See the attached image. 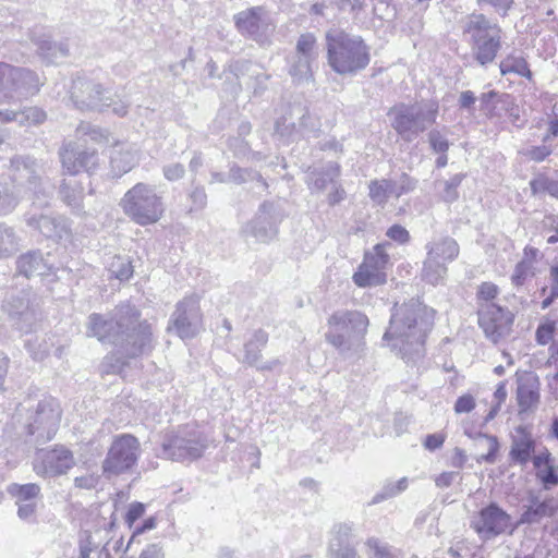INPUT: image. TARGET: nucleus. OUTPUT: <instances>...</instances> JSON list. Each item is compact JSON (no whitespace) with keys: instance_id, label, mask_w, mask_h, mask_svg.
Listing matches in <instances>:
<instances>
[{"instance_id":"nucleus-34","label":"nucleus","mask_w":558,"mask_h":558,"mask_svg":"<svg viewBox=\"0 0 558 558\" xmlns=\"http://www.w3.org/2000/svg\"><path fill=\"white\" fill-rule=\"evenodd\" d=\"M7 493L15 499V504L37 502L41 488L36 483H11L7 486Z\"/></svg>"},{"instance_id":"nucleus-1","label":"nucleus","mask_w":558,"mask_h":558,"mask_svg":"<svg viewBox=\"0 0 558 558\" xmlns=\"http://www.w3.org/2000/svg\"><path fill=\"white\" fill-rule=\"evenodd\" d=\"M140 311L130 303H122L108 315L93 313L88 316L87 335L100 342L112 344L125 359L137 357L151 350L150 325L141 322Z\"/></svg>"},{"instance_id":"nucleus-18","label":"nucleus","mask_w":558,"mask_h":558,"mask_svg":"<svg viewBox=\"0 0 558 558\" xmlns=\"http://www.w3.org/2000/svg\"><path fill=\"white\" fill-rule=\"evenodd\" d=\"M511 517L496 502L483 508L472 521V527L483 539L494 538L507 531Z\"/></svg>"},{"instance_id":"nucleus-55","label":"nucleus","mask_w":558,"mask_h":558,"mask_svg":"<svg viewBox=\"0 0 558 558\" xmlns=\"http://www.w3.org/2000/svg\"><path fill=\"white\" fill-rule=\"evenodd\" d=\"M530 271H531V264L526 260H521L519 262L515 267H514V270L511 275V282L513 286L515 287H521L524 284L526 278L529 277L530 275Z\"/></svg>"},{"instance_id":"nucleus-13","label":"nucleus","mask_w":558,"mask_h":558,"mask_svg":"<svg viewBox=\"0 0 558 558\" xmlns=\"http://www.w3.org/2000/svg\"><path fill=\"white\" fill-rule=\"evenodd\" d=\"M61 409L54 398H45L37 404L35 414L27 425L28 435L35 438L38 444L51 440L60 424Z\"/></svg>"},{"instance_id":"nucleus-58","label":"nucleus","mask_w":558,"mask_h":558,"mask_svg":"<svg viewBox=\"0 0 558 558\" xmlns=\"http://www.w3.org/2000/svg\"><path fill=\"white\" fill-rule=\"evenodd\" d=\"M555 329H556L555 322L539 325L536 329V335H535L537 343H539L542 345L549 343L554 337Z\"/></svg>"},{"instance_id":"nucleus-3","label":"nucleus","mask_w":558,"mask_h":558,"mask_svg":"<svg viewBox=\"0 0 558 558\" xmlns=\"http://www.w3.org/2000/svg\"><path fill=\"white\" fill-rule=\"evenodd\" d=\"M326 41L328 63L336 73L352 75L368 65L369 49L360 36L331 29Z\"/></svg>"},{"instance_id":"nucleus-44","label":"nucleus","mask_w":558,"mask_h":558,"mask_svg":"<svg viewBox=\"0 0 558 558\" xmlns=\"http://www.w3.org/2000/svg\"><path fill=\"white\" fill-rule=\"evenodd\" d=\"M393 195V183L389 180H374L369 183V197L371 199L379 205L384 206L388 197Z\"/></svg>"},{"instance_id":"nucleus-10","label":"nucleus","mask_w":558,"mask_h":558,"mask_svg":"<svg viewBox=\"0 0 558 558\" xmlns=\"http://www.w3.org/2000/svg\"><path fill=\"white\" fill-rule=\"evenodd\" d=\"M206 447V438L202 433L183 428L166 435L158 456L172 461H192L201 458Z\"/></svg>"},{"instance_id":"nucleus-45","label":"nucleus","mask_w":558,"mask_h":558,"mask_svg":"<svg viewBox=\"0 0 558 558\" xmlns=\"http://www.w3.org/2000/svg\"><path fill=\"white\" fill-rule=\"evenodd\" d=\"M275 132L287 140L299 134L296 116L292 113V105L289 107V111L276 121Z\"/></svg>"},{"instance_id":"nucleus-53","label":"nucleus","mask_w":558,"mask_h":558,"mask_svg":"<svg viewBox=\"0 0 558 558\" xmlns=\"http://www.w3.org/2000/svg\"><path fill=\"white\" fill-rule=\"evenodd\" d=\"M110 274L123 281L128 280L133 275V267L131 263L122 257H114L109 268Z\"/></svg>"},{"instance_id":"nucleus-37","label":"nucleus","mask_w":558,"mask_h":558,"mask_svg":"<svg viewBox=\"0 0 558 558\" xmlns=\"http://www.w3.org/2000/svg\"><path fill=\"white\" fill-rule=\"evenodd\" d=\"M352 280L360 288L374 287L386 282V274L377 268H369L367 265L361 264Z\"/></svg>"},{"instance_id":"nucleus-41","label":"nucleus","mask_w":558,"mask_h":558,"mask_svg":"<svg viewBox=\"0 0 558 558\" xmlns=\"http://www.w3.org/2000/svg\"><path fill=\"white\" fill-rule=\"evenodd\" d=\"M19 250V238L13 228L0 223V258H8Z\"/></svg>"},{"instance_id":"nucleus-38","label":"nucleus","mask_w":558,"mask_h":558,"mask_svg":"<svg viewBox=\"0 0 558 558\" xmlns=\"http://www.w3.org/2000/svg\"><path fill=\"white\" fill-rule=\"evenodd\" d=\"M365 547L368 558H403L401 549L395 548L376 537H369L365 543Z\"/></svg>"},{"instance_id":"nucleus-2","label":"nucleus","mask_w":558,"mask_h":558,"mask_svg":"<svg viewBox=\"0 0 558 558\" xmlns=\"http://www.w3.org/2000/svg\"><path fill=\"white\" fill-rule=\"evenodd\" d=\"M421 304L414 300L396 305L384 335L393 351L407 363H415L425 354V339L430 329Z\"/></svg>"},{"instance_id":"nucleus-26","label":"nucleus","mask_w":558,"mask_h":558,"mask_svg":"<svg viewBox=\"0 0 558 558\" xmlns=\"http://www.w3.org/2000/svg\"><path fill=\"white\" fill-rule=\"evenodd\" d=\"M31 39L37 46L39 56L47 63H54L69 53V47L65 43H52L41 28L32 31Z\"/></svg>"},{"instance_id":"nucleus-19","label":"nucleus","mask_w":558,"mask_h":558,"mask_svg":"<svg viewBox=\"0 0 558 558\" xmlns=\"http://www.w3.org/2000/svg\"><path fill=\"white\" fill-rule=\"evenodd\" d=\"M234 22L241 34L258 43H264L271 32L266 11L260 7L238 13Z\"/></svg>"},{"instance_id":"nucleus-46","label":"nucleus","mask_w":558,"mask_h":558,"mask_svg":"<svg viewBox=\"0 0 558 558\" xmlns=\"http://www.w3.org/2000/svg\"><path fill=\"white\" fill-rule=\"evenodd\" d=\"M464 178L465 173H457L448 180L440 182L442 185L440 197L444 202L451 204L459 198L458 187L461 185Z\"/></svg>"},{"instance_id":"nucleus-33","label":"nucleus","mask_w":558,"mask_h":558,"mask_svg":"<svg viewBox=\"0 0 558 558\" xmlns=\"http://www.w3.org/2000/svg\"><path fill=\"white\" fill-rule=\"evenodd\" d=\"M341 174V168L338 162L330 161L319 170L312 173L308 185L311 189L324 191L328 183H336Z\"/></svg>"},{"instance_id":"nucleus-22","label":"nucleus","mask_w":558,"mask_h":558,"mask_svg":"<svg viewBox=\"0 0 558 558\" xmlns=\"http://www.w3.org/2000/svg\"><path fill=\"white\" fill-rule=\"evenodd\" d=\"M530 505L524 506V510L521 513L517 524L511 529L510 533L514 531L519 525L536 524L544 518H550L556 512V505L554 498H546L539 500L538 496L531 494L529 497Z\"/></svg>"},{"instance_id":"nucleus-48","label":"nucleus","mask_w":558,"mask_h":558,"mask_svg":"<svg viewBox=\"0 0 558 558\" xmlns=\"http://www.w3.org/2000/svg\"><path fill=\"white\" fill-rule=\"evenodd\" d=\"M19 113L21 114L19 120L21 126L39 125L47 119L46 112L38 107H25Z\"/></svg>"},{"instance_id":"nucleus-40","label":"nucleus","mask_w":558,"mask_h":558,"mask_svg":"<svg viewBox=\"0 0 558 558\" xmlns=\"http://www.w3.org/2000/svg\"><path fill=\"white\" fill-rule=\"evenodd\" d=\"M331 537L329 539V553L339 551L342 548L351 547L353 538V529L349 523H337L331 529Z\"/></svg>"},{"instance_id":"nucleus-15","label":"nucleus","mask_w":558,"mask_h":558,"mask_svg":"<svg viewBox=\"0 0 558 558\" xmlns=\"http://www.w3.org/2000/svg\"><path fill=\"white\" fill-rule=\"evenodd\" d=\"M75 465L73 452L64 446L39 450L33 461V470L40 477L66 474Z\"/></svg>"},{"instance_id":"nucleus-9","label":"nucleus","mask_w":558,"mask_h":558,"mask_svg":"<svg viewBox=\"0 0 558 558\" xmlns=\"http://www.w3.org/2000/svg\"><path fill=\"white\" fill-rule=\"evenodd\" d=\"M141 445L131 434H121L113 438L106 458L101 463L106 477L118 476L132 470L138 460Z\"/></svg>"},{"instance_id":"nucleus-51","label":"nucleus","mask_w":558,"mask_h":558,"mask_svg":"<svg viewBox=\"0 0 558 558\" xmlns=\"http://www.w3.org/2000/svg\"><path fill=\"white\" fill-rule=\"evenodd\" d=\"M296 56L313 60L317 57L316 39L313 34L306 33L300 36L296 43Z\"/></svg>"},{"instance_id":"nucleus-11","label":"nucleus","mask_w":558,"mask_h":558,"mask_svg":"<svg viewBox=\"0 0 558 558\" xmlns=\"http://www.w3.org/2000/svg\"><path fill=\"white\" fill-rule=\"evenodd\" d=\"M1 101L15 102L35 95L40 82L35 72L8 63H0Z\"/></svg>"},{"instance_id":"nucleus-28","label":"nucleus","mask_w":558,"mask_h":558,"mask_svg":"<svg viewBox=\"0 0 558 558\" xmlns=\"http://www.w3.org/2000/svg\"><path fill=\"white\" fill-rule=\"evenodd\" d=\"M19 274L29 278L32 276L47 275L51 266L39 251H31L21 255L16 260Z\"/></svg>"},{"instance_id":"nucleus-25","label":"nucleus","mask_w":558,"mask_h":558,"mask_svg":"<svg viewBox=\"0 0 558 558\" xmlns=\"http://www.w3.org/2000/svg\"><path fill=\"white\" fill-rule=\"evenodd\" d=\"M539 398V381L536 376L529 375L518 380L517 401L520 413L534 411Z\"/></svg>"},{"instance_id":"nucleus-20","label":"nucleus","mask_w":558,"mask_h":558,"mask_svg":"<svg viewBox=\"0 0 558 558\" xmlns=\"http://www.w3.org/2000/svg\"><path fill=\"white\" fill-rule=\"evenodd\" d=\"M26 223L53 241L69 239L71 234L68 219L59 215H33L26 219Z\"/></svg>"},{"instance_id":"nucleus-5","label":"nucleus","mask_w":558,"mask_h":558,"mask_svg":"<svg viewBox=\"0 0 558 558\" xmlns=\"http://www.w3.org/2000/svg\"><path fill=\"white\" fill-rule=\"evenodd\" d=\"M70 98L74 107L81 111L90 110L104 112L110 108L111 112L120 118L125 117L130 108L128 101L123 99L114 100L109 88L86 77H76L73 80Z\"/></svg>"},{"instance_id":"nucleus-35","label":"nucleus","mask_w":558,"mask_h":558,"mask_svg":"<svg viewBox=\"0 0 558 558\" xmlns=\"http://www.w3.org/2000/svg\"><path fill=\"white\" fill-rule=\"evenodd\" d=\"M268 341V335L262 329L254 331L252 338L244 344V359L243 362L251 366L257 365L262 349Z\"/></svg>"},{"instance_id":"nucleus-49","label":"nucleus","mask_w":558,"mask_h":558,"mask_svg":"<svg viewBox=\"0 0 558 558\" xmlns=\"http://www.w3.org/2000/svg\"><path fill=\"white\" fill-rule=\"evenodd\" d=\"M228 180L236 184L244 183L248 180H257L263 184L264 187H267L266 181L262 178V175L258 172L235 166L230 169Z\"/></svg>"},{"instance_id":"nucleus-27","label":"nucleus","mask_w":558,"mask_h":558,"mask_svg":"<svg viewBox=\"0 0 558 558\" xmlns=\"http://www.w3.org/2000/svg\"><path fill=\"white\" fill-rule=\"evenodd\" d=\"M426 255L445 264L453 262L460 252L458 242L451 236L434 239L425 245Z\"/></svg>"},{"instance_id":"nucleus-14","label":"nucleus","mask_w":558,"mask_h":558,"mask_svg":"<svg viewBox=\"0 0 558 558\" xmlns=\"http://www.w3.org/2000/svg\"><path fill=\"white\" fill-rule=\"evenodd\" d=\"M477 314L480 327L494 343L509 335L514 317L508 308L495 303H483Z\"/></svg>"},{"instance_id":"nucleus-29","label":"nucleus","mask_w":558,"mask_h":558,"mask_svg":"<svg viewBox=\"0 0 558 558\" xmlns=\"http://www.w3.org/2000/svg\"><path fill=\"white\" fill-rule=\"evenodd\" d=\"M501 48V29L499 28L494 34H490L485 39L480 40L475 45L471 46L474 59L481 65H487L492 63L498 51Z\"/></svg>"},{"instance_id":"nucleus-6","label":"nucleus","mask_w":558,"mask_h":558,"mask_svg":"<svg viewBox=\"0 0 558 558\" xmlns=\"http://www.w3.org/2000/svg\"><path fill=\"white\" fill-rule=\"evenodd\" d=\"M438 113V105L424 104H398L389 109L388 117L391 128L405 142L414 141L428 125L435 123Z\"/></svg>"},{"instance_id":"nucleus-54","label":"nucleus","mask_w":558,"mask_h":558,"mask_svg":"<svg viewBox=\"0 0 558 558\" xmlns=\"http://www.w3.org/2000/svg\"><path fill=\"white\" fill-rule=\"evenodd\" d=\"M536 477L546 489L558 485V473L554 464L536 469Z\"/></svg>"},{"instance_id":"nucleus-30","label":"nucleus","mask_w":558,"mask_h":558,"mask_svg":"<svg viewBox=\"0 0 558 558\" xmlns=\"http://www.w3.org/2000/svg\"><path fill=\"white\" fill-rule=\"evenodd\" d=\"M138 162L137 150L131 146L125 148L116 149L110 156V165L114 175L121 177L122 174L132 170Z\"/></svg>"},{"instance_id":"nucleus-7","label":"nucleus","mask_w":558,"mask_h":558,"mask_svg":"<svg viewBox=\"0 0 558 558\" xmlns=\"http://www.w3.org/2000/svg\"><path fill=\"white\" fill-rule=\"evenodd\" d=\"M327 324L326 340L343 353L364 337L368 318L359 311L339 310L329 316Z\"/></svg>"},{"instance_id":"nucleus-59","label":"nucleus","mask_w":558,"mask_h":558,"mask_svg":"<svg viewBox=\"0 0 558 558\" xmlns=\"http://www.w3.org/2000/svg\"><path fill=\"white\" fill-rule=\"evenodd\" d=\"M553 153L551 148L546 145H539V146H533L529 148L524 156L527 157L530 160H533L535 162H542L544 161L548 156H550Z\"/></svg>"},{"instance_id":"nucleus-36","label":"nucleus","mask_w":558,"mask_h":558,"mask_svg":"<svg viewBox=\"0 0 558 558\" xmlns=\"http://www.w3.org/2000/svg\"><path fill=\"white\" fill-rule=\"evenodd\" d=\"M448 272L447 264L426 255L423 263L422 279L433 286L441 283Z\"/></svg>"},{"instance_id":"nucleus-60","label":"nucleus","mask_w":558,"mask_h":558,"mask_svg":"<svg viewBox=\"0 0 558 558\" xmlns=\"http://www.w3.org/2000/svg\"><path fill=\"white\" fill-rule=\"evenodd\" d=\"M476 405L475 399L472 395L465 393L460 396L454 403V412L457 414L470 413Z\"/></svg>"},{"instance_id":"nucleus-57","label":"nucleus","mask_w":558,"mask_h":558,"mask_svg":"<svg viewBox=\"0 0 558 558\" xmlns=\"http://www.w3.org/2000/svg\"><path fill=\"white\" fill-rule=\"evenodd\" d=\"M499 292L498 287L493 282H483L477 290V300L485 303H493L492 301Z\"/></svg>"},{"instance_id":"nucleus-21","label":"nucleus","mask_w":558,"mask_h":558,"mask_svg":"<svg viewBox=\"0 0 558 558\" xmlns=\"http://www.w3.org/2000/svg\"><path fill=\"white\" fill-rule=\"evenodd\" d=\"M462 34L470 46L494 34L500 27L482 13H471L461 21Z\"/></svg>"},{"instance_id":"nucleus-42","label":"nucleus","mask_w":558,"mask_h":558,"mask_svg":"<svg viewBox=\"0 0 558 558\" xmlns=\"http://www.w3.org/2000/svg\"><path fill=\"white\" fill-rule=\"evenodd\" d=\"M78 136L84 137L85 142H94L96 144L109 143L110 133L106 129H101L97 125H93L88 122H82L76 128Z\"/></svg>"},{"instance_id":"nucleus-63","label":"nucleus","mask_w":558,"mask_h":558,"mask_svg":"<svg viewBox=\"0 0 558 558\" xmlns=\"http://www.w3.org/2000/svg\"><path fill=\"white\" fill-rule=\"evenodd\" d=\"M145 512V506L141 502H133L130 505L126 514L125 522L131 527L136 520H138Z\"/></svg>"},{"instance_id":"nucleus-64","label":"nucleus","mask_w":558,"mask_h":558,"mask_svg":"<svg viewBox=\"0 0 558 558\" xmlns=\"http://www.w3.org/2000/svg\"><path fill=\"white\" fill-rule=\"evenodd\" d=\"M17 508V517L23 521H32L35 518L37 510V502H25V504H16Z\"/></svg>"},{"instance_id":"nucleus-16","label":"nucleus","mask_w":558,"mask_h":558,"mask_svg":"<svg viewBox=\"0 0 558 558\" xmlns=\"http://www.w3.org/2000/svg\"><path fill=\"white\" fill-rule=\"evenodd\" d=\"M283 214L272 202H264L254 217L244 229L246 235L253 236L257 242L268 243L278 234V225Z\"/></svg>"},{"instance_id":"nucleus-8","label":"nucleus","mask_w":558,"mask_h":558,"mask_svg":"<svg viewBox=\"0 0 558 558\" xmlns=\"http://www.w3.org/2000/svg\"><path fill=\"white\" fill-rule=\"evenodd\" d=\"M121 206L125 215L141 226L155 223L163 213L161 197L145 183H137L129 190L121 199Z\"/></svg>"},{"instance_id":"nucleus-50","label":"nucleus","mask_w":558,"mask_h":558,"mask_svg":"<svg viewBox=\"0 0 558 558\" xmlns=\"http://www.w3.org/2000/svg\"><path fill=\"white\" fill-rule=\"evenodd\" d=\"M25 348L35 361H43L49 354V345L44 337H34L25 342Z\"/></svg>"},{"instance_id":"nucleus-47","label":"nucleus","mask_w":558,"mask_h":558,"mask_svg":"<svg viewBox=\"0 0 558 558\" xmlns=\"http://www.w3.org/2000/svg\"><path fill=\"white\" fill-rule=\"evenodd\" d=\"M313 59L296 56L290 66L289 73L296 82L307 81L312 76L311 62Z\"/></svg>"},{"instance_id":"nucleus-43","label":"nucleus","mask_w":558,"mask_h":558,"mask_svg":"<svg viewBox=\"0 0 558 558\" xmlns=\"http://www.w3.org/2000/svg\"><path fill=\"white\" fill-rule=\"evenodd\" d=\"M388 246H390V243L375 245L371 252L365 253L362 264L367 265L369 268L373 267L384 271L389 263V255L387 253Z\"/></svg>"},{"instance_id":"nucleus-17","label":"nucleus","mask_w":558,"mask_h":558,"mask_svg":"<svg viewBox=\"0 0 558 558\" xmlns=\"http://www.w3.org/2000/svg\"><path fill=\"white\" fill-rule=\"evenodd\" d=\"M2 306L12 319L13 325L25 333L31 332L38 322V313L31 302L28 292L12 293L3 301Z\"/></svg>"},{"instance_id":"nucleus-62","label":"nucleus","mask_w":558,"mask_h":558,"mask_svg":"<svg viewBox=\"0 0 558 558\" xmlns=\"http://www.w3.org/2000/svg\"><path fill=\"white\" fill-rule=\"evenodd\" d=\"M162 172H163V177L168 181H177V180H180L181 178H183V175L185 173V168L182 163L175 162V163L166 165L162 168Z\"/></svg>"},{"instance_id":"nucleus-56","label":"nucleus","mask_w":558,"mask_h":558,"mask_svg":"<svg viewBox=\"0 0 558 558\" xmlns=\"http://www.w3.org/2000/svg\"><path fill=\"white\" fill-rule=\"evenodd\" d=\"M428 142L432 149L437 154L447 153L450 147L448 140L438 130H432L428 133Z\"/></svg>"},{"instance_id":"nucleus-32","label":"nucleus","mask_w":558,"mask_h":558,"mask_svg":"<svg viewBox=\"0 0 558 558\" xmlns=\"http://www.w3.org/2000/svg\"><path fill=\"white\" fill-rule=\"evenodd\" d=\"M60 195L62 201L72 208L73 211L81 214L83 211L84 187L76 180H63L60 185Z\"/></svg>"},{"instance_id":"nucleus-12","label":"nucleus","mask_w":558,"mask_h":558,"mask_svg":"<svg viewBox=\"0 0 558 558\" xmlns=\"http://www.w3.org/2000/svg\"><path fill=\"white\" fill-rule=\"evenodd\" d=\"M202 327L203 315L199 298L193 294L177 303L175 310L169 319L167 330L185 340L197 336Z\"/></svg>"},{"instance_id":"nucleus-39","label":"nucleus","mask_w":558,"mask_h":558,"mask_svg":"<svg viewBox=\"0 0 558 558\" xmlns=\"http://www.w3.org/2000/svg\"><path fill=\"white\" fill-rule=\"evenodd\" d=\"M499 69L502 75L514 73L527 80H532L533 76L527 61L522 56L513 53L508 54L504 60H501Z\"/></svg>"},{"instance_id":"nucleus-24","label":"nucleus","mask_w":558,"mask_h":558,"mask_svg":"<svg viewBox=\"0 0 558 558\" xmlns=\"http://www.w3.org/2000/svg\"><path fill=\"white\" fill-rule=\"evenodd\" d=\"M75 156L72 151V145H64L60 150L62 168L68 174L75 175L82 170L89 172L98 166L96 150L82 149L80 162H75Z\"/></svg>"},{"instance_id":"nucleus-23","label":"nucleus","mask_w":558,"mask_h":558,"mask_svg":"<svg viewBox=\"0 0 558 558\" xmlns=\"http://www.w3.org/2000/svg\"><path fill=\"white\" fill-rule=\"evenodd\" d=\"M535 439L524 426H518L511 437L509 458L513 464L524 466L535 451Z\"/></svg>"},{"instance_id":"nucleus-31","label":"nucleus","mask_w":558,"mask_h":558,"mask_svg":"<svg viewBox=\"0 0 558 558\" xmlns=\"http://www.w3.org/2000/svg\"><path fill=\"white\" fill-rule=\"evenodd\" d=\"M292 113L296 116L299 134L308 137H318L319 120L310 114L307 107L302 104H293Z\"/></svg>"},{"instance_id":"nucleus-52","label":"nucleus","mask_w":558,"mask_h":558,"mask_svg":"<svg viewBox=\"0 0 558 558\" xmlns=\"http://www.w3.org/2000/svg\"><path fill=\"white\" fill-rule=\"evenodd\" d=\"M475 439L487 447V453L482 456V460L487 463L496 461L497 452L499 450V442L496 436L477 433Z\"/></svg>"},{"instance_id":"nucleus-4","label":"nucleus","mask_w":558,"mask_h":558,"mask_svg":"<svg viewBox=\"0 0 558 558\" xmlns=\"http://www.w3.org/2000/svg\"><path fill=\"white\" fill-rule=\"evenodd\" d=\"M11 167L12 179H0V216L8 215L19 204L20 186L24 179L27 182V189L35 194L37 199L40 198V195L44 197V202H40L39 205L47 204L50 191L41 186L35 160L29 157H15L11 159Z\"/></svg>"},{"instance_id":"nucleus-61","label":"nucleus","mask_w":558,"mask_h":558,"mask_svg":"<svg viewBox=\"0 0 558 558\" xmlns=\"http://www.w3.org/2000/svg\"><path fill=\"white\" fill-rule=\"evenodd\" d=\"M387 236L400 244H405L410 241V233L409 231L400 226V225H393L387 230Z\"/></svg>"}]
</instances>
